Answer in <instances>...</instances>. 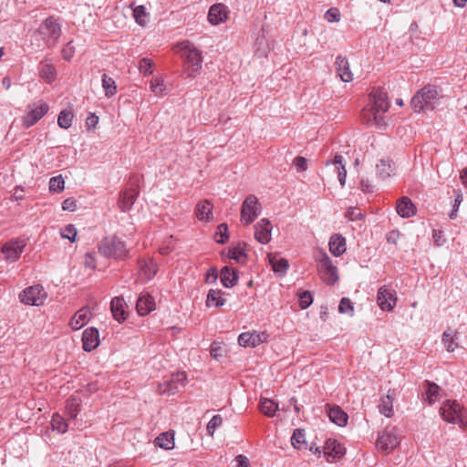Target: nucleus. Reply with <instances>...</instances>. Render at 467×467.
Segmentation results:
<instances>
[{
	"instance_id": "nucleus-24",
	"label": "nucleus",
	"mask_w": 467,
	"mask_h": 467,
	"mask_svg": "<svg viewBox=\"0 0 467 467\" xmlns=\"http://www.w3.org/2000/svg\"><path fill=\"white\" fill-rule=\"evenodd\" d=\"M99 330L95 327H88L82 335L83 349L85 351H92L99 344Z\"/></svg>"
},
{
	"instance_id": "nucleus-43",
	"label": "nucleus",
	"mask_w": 467,
	"mask_h": 467,
	"mask_svg": "<svg viewBox=\"0 0 467 467\" xmlns=\"http://www.w3.org/2000/svg\"><path fill=\"white\" fill-rule=\"evenodd\" d=\"M80 401L78 399L71 397L66 405L67 415L70 419H76L79 411Z\"/></svg>"
},
{
	"instance_id": "nucleus-12",
	"label": "nucleus",
	"mask_w": 467,
	"mask_h": 467,
	"mask_svg": "<svg viewBox=\"0 0 467 467\" xmlns=\"http://www.w3.org/2000/svg\"><path fill=\"white\" fill-rule=\"evenodd\" d=\"M398 301L396 292L388 285H382L378 290L377 304L382 311H392Z\"/></svg>"
},
{
	"instance_id": "nucleus-51",
	"label": "nucleus",
	"mask_w": 467,
	"mask_h": 467,
	"mask_svg": "<svg viewBox=\"0 0 467 467\" xmlns=\"http://www.w3.org/2000/svg\"><path fill=\"white\" fill-rule=\"evenodd\" d=\"M60 234L62 238L68 239L71 243H74L77 237V229L74 224H67L61 230Z\"/></svg>"
},
{
	"instance_id": "nucleus-55",
	"label": "nucleus",
	"mask_w": 467,
	"mask_h": 467,
	"mask_svg": "<svg viewBox=\"0 0 467 467\" xmlns=\"http://www.w3.org/2000/svg\"><path fill=\"white\" fill-rule=\"evenodd\" d=\"M299 306L302 309L307 308L313 302L312 295L308 291L301 292L299 295Z\"/></svg>"
},
{
	"instance_id": "nucleus-61",
	"label": "nucleus",
	"mask_w": 467,
	"mask_h": 467,
	"mask_svg": "<svg viewBox=\"0 0 467 467\" xmlns=\"http://www.w3.org/2000/svg\"><path fill=\"white\" fill-rule=\"evenodd\" d=\"M77 207V201L74 198H67L62 202L63 211L74 212Z\"/></svg>"
},
{
	"instance_id": "nucleus-23",
	"label": "nucleus",
	"mask_w": 467,
	"mask_h": 467,
	"mask_svg": "<svg viewBox=\"0 0 467 467\" xmlns=\"http://www.w3.org/2000/svg\"><path fill=\"white\" fill-rule=\"evenodd\" d=\"M361 119L368 126L379 127L384 124V116L368 105L361 111Z\"/></svg>"
},
{
	"instance_id": "nucleus-42",
	"label": "nucleus",
	"mask_w": 467,
	"mask_h": 467,
	"mask_svg": "<svg viewBox=\"0 0 467 467\" xmlns=\"http://www.w3.org/2000/svg\"><path fill=\"white\" fill-rule=\"evenodd\" d=\"M74 115L70 110H62L57 118V124L61 129H68L73 122Z\"/></svg>"
},
{
	"instance_id": "nucleus-5",
	"label": "nucleus",
	"mask_w": 467,
	"mask_h": 467,
	"mask_svg": "<svg viewBox=\"0 0 467 467\" xmlns=\"http://www.w3.org/2000/svg\"><path fill=\"white\" fill-rule=\"evenodd\" d=\"M440 413L441 418L449 423L459 424L461 427H464L466 424L463 420V407L457 400H445L441 407Z\"/></svg>"
},
{
	"instance_id": "nucleus-41",
	"label": "nucleus",
	"mask_w": 467,
	"mask_h": 467,
	"mask_svg": "<svg viewBox=\"0 0 467 467\" xmlns=\"http://www.w3.org/2000/svg\"><path fill=\"white\" fill-rule=\"evenodd\" d=\"M65 189V180L61 174L54 176L49 180L48 190L51 193H59Z\"/></svg>"
},
{
	"instance_id": "nucleus-44",
	"label": "nucleus",
	"mask_w": 467,
	"mask_h": 467,
	"mask_svg": "<svg viewBox=\"0 0 467 467\" xmlns=\"http://www.w3.org/2000/svg\"><path fill=\"white\" fill-rule=\"evenodd\" d=\"M377 172L381 179L389 178L393 171L390 161L380 160L376 166Z\"/></svg>"
},
{
	"instance_id": "nucleus-27",
	"label": "nucleus",
	"mask_w": 467,
	"mask_h": 467,
	"mask_svg": "<svg viewBox=\"0 0 467 467\" xmlns=\"http://www.w3.org/2000/svg\"><path fill=\"white\" fill-rule=\"evenodd\" d=\"M397 213L403 218H410L416 213V207L411 200L403 196L397 202L396 205Z\"/></svg>"
},
{
	"instance_id": "nucleus-31",
	"label": "nucleus",
	"mask_w": 467,
	"mask_h": 467,
	"mask_svg": "<svg viewBox=\"0 0 467 467\" xmlns=\"http://www.w3.org/2000/svg\"><path fill=\"white\" fill-rule=\"evenodd\" d=\"M328 244L330 253L335 256H339L346 252V239L341 234H333Z\"/></svg>"
},
{
	"instance_id": "nucleus-14",
	"label": "nucleus",
	"mask_w": 467,
	"mask_h": 467,
	"mask_svg": "<svg viewBox=\"0 0 467 467\" xmlns=\"http://www.w3.org/2000/svg\"><path fill=\"white\" fill-rule=\"evenodd\" d=\"M187 383V375L184 371L173 373L171 379L159 385L158 392L161 394H173L179 386H185Z\"/></svg>"
},
{
	"instance_id": "nucleus-18",
	"label": "nucleus",
	"mask_w": 467,
	"mask_h": 467,
	"mask_svg": "<svg viewBox=\"0 0 467 467\" xmlns=\"http://www.w3.org/2000/svg\"><path fill=\"white\" fill-rule=\"evenodd\" d=\"M266 338L267 335L265 333L244 332L239 335L238 343L240 346L244 348H254L266 341Z\"/></svg>"
},
{
	"instance_id": "nucleus-56",
	"label": "nucleus",
	"mask_w": 467,
	"mask_h": 467,
	"mask_svg": "<svg viewBox=\"0 0 467 467\" xmlns=\"http://www.w3.org/2000/svg\"><path fill=\"white\" fill-rule=\"evenodd\" d=\"M223 419L220 415H214L207 424V431L210 436H213L214 431L221 426Z\"/></svg>"
},
{
	"instance_id": "nucleus-45",
	"label": "nucleus",
	"mask_w": 467,
	"mask_h": 467,
	"mask_svg": "<svg viewBox=\"0 0 467 467\" xmlns=\"http://www.w3.org/2000/svg\"><path fill=\"white\" fill-rule=\"evenodd\" d=\"M51 425L53 430L57 431L59 433H65L68 429V424L65 419L57 413L53 415Z\"/></svg>"
},
{
	"instance_id": "nucleus-9",
	"label": "nucleus",
	"mask_w": 467,
	"mask_h": 467,
	"mask_svg": "<svg viewBox=\"0 0 467 467\" xmlns=\"http://www.w3.org/2000/svg\"><path fill=\"white\" fill-rule=\"evenodd\" d=\"M317 270L320 278L327 285H334L338 279L337 269L326 253H322L317 260Z\"/></svg>"
},
{
	"instance_id": "nucleus-19",
	"label": "nucleus",
	"mask_w": 467,
	"mask_h": 467,
	"mask_svg": "<svg viewBox=\"0 0 467 467\" xmlns=\"http://www.w3.org/2000/svg\"><path fill=\"white\" fill-rule=\"evenodd\" d=\"M156 307V303L151 295L141 293L136 303V310L141 317L147 316Z\"/></svg>"
},
{
	"instance_id": "nucleus-39",
	"label": "nucleus",
	"mask_w": 467,
	"mask_h": 467,
	"mask_svg": "<svg viewBox=\"0 0 467 467\" xmlns=\"http://www.w3.org/2000/svg\"><path fill=\"white\" fill-rule=\"evenodd\" d=\"M225 299L222 296V292L220 290L211 289L208 292L206 298V306H215L219 307L223 306Z\"/></svg>"
},
{
	"instance_id": "nucleus-4",
	"label": "nucleus",
	"mask_w": 467,
	"mask_h": 467,
	"mask_svg": "<svg viewBox=\"0 0 467 467\" xmlns=\"http://www.w3.org/2000/svg\"><path fill=\"white\" fill-rule=\"evenodd\" d=\"M99 252L102 256L115 259H122L129 253L125 243L115 236L104 238L99 245Z\"/></svg>"
},
{
	"instance_id": "nucleus-7",
	"label": "nucleus",
	"mask_w": 467,
	"mask_h": 467,
	"mask_svg": "<svg viewBox=\"0 0 467 467\" xmlns=\"http://www.w3.org/2000/svg\"><path fill=\"white\" fill-rule=\"evenodd\" d=\"M401 438L396 427L385 429L377 439V449L383 453H389L400 443Z\"/></svg>"
},
{
	"instance_id": "nucleus-58",
	"label": "nucleus",
	"mask_w": 467,
	"mask_h": 467,
	"mask_svg": "<svg viewBox=\"0 0 467 467\" xmlns=\"http://www.w3.org/2000/svg\"><path fill=\"white\" fill-rule=\"evenodd\" d=\"M75 52H76L75 47L72 45V41H70L67 45H65L64 47L62 48L61 56L65 60L70 61L71 58L74 57Z\"/></svg>"
},
{
	"instance_id": "nucleus-1",
	"label": "nucleus",
	"mask_w": 467,
	"mask_h": 467,
	"mask_svg": "<svg viewBox=\"0 0 467 467\" xmlns=\"http://www.w3.org/2000/svg\"><path fill=\"white\" fill-rule=\"evenodd\" d=\"M440 88L434 85H427L416 92L412 97L410 105L415 112H420L424 109L433 110L439 101Z\"/></svg>"
},
{
	"instance_id": "nucleus-64",
	"label": "nucleus",
	"mask_w": 467,
	"mask_h": 467,
	"mask_svg": "<svg viewBox=\"0 0 467 467\" xmlns=\"http://www.w3.org/2000/svg\"><path fill=\"white\" fill-rule=\"evenodd\" d=\"M99 123V117L94 113H90L86 119V126L88 129L96 128Z\"/></svg>"
},
{
	"instance_id": "nucleus-29",
	"label": "nucleus",
	"mask_w": 467,
	"mask_h": 467,
	"mask_svg": "<svg viewBox=\"0 0 467 467\" xmlns=\"http://www.w3.org/2000/svg\"><path fill=\"white\" fill-rule=\"evenodd\" d=\"M327 415L332 422L338 426H345L348 423V414L338 406L327 405Z\"/></svg>"
},
{
	"instance_id": "nucleus-60",
	"label": "nucleus",
	"mask_w": 467,
	"mask_h": 467,
	"mask_svg": "<svg viewBox=\"0 0 467 467\" xmlns=\"http://www.w3.org/2000/svg\"><path fill=\"white\" fill-rule=\"evenodd\" d=\"M462 200H463L462 194L461 192H457L455 200H454L453 209L449 215L451 219H455L457 217V212H458L459 206L461 205Z\"/></svg>"
},
{
	"instance_id": "nucleus-40",
	"label": "nucleus",
	"mask_w": 467,
	"mask_h": 467,
	"mask_svg": "<svg viewBox=\"0 0 467 467\" xmlns=\"http://www.w3.org/2000/svg\"><path fill=\"white\" fill-rule=\"evenodd\" d=\"M102 87L107 97H112L117 93V85L115 80L106 74L102 75Z\"/></svg>"
},
{
	"instance_id": "nucleus-50",
	"label": "nucleus",
	"mask_w": 467,
	"mask_h": 467,
	"mask_svg": "<svg viewBox=\"0 0 467 467\" xmlns=\"http://www.w3.org/2000/svg\"><path fill=\"white\" fill-rule=\"evenodd\" d=\"M228 227L226 223H221L217 227V232L215 234V240L219 244H224L228 241L229 235L227 234Z\"/></svg>"
},
{
	"instance_id": "nucleus-8",
	"label": "nucleus",
	"mask_w": 467,
	"mask_h": 467,
	"mask_svg": "<svg viewBox=\"0 0 467 467\" xmlns=\"http://www.w3.org/2000/svg\"><path fill=\"white\" fill-rule=\"evenodd\" d=\"M48 109L49 106L42 100L28 104L23 117V127L27 129L36 124L47 113Z\"/></svg>"
},
{
	"instance_id": "nucleus-33",
	"label": "nucleus",
	"mask_w": 467,
	"mask_h": 467,
	"mask_svg": "<svg viewBox=\"0 0 467 467\" xmlns=\"http://www.w3.org/2000/svg\"><path fill=\"white\" fill-rule=\"evenodd\" d=\"M155 445L164 450H171L174 447V432L166 431L161 433L154 441Z\"/></svg>"
},
{
	"instance_id": "nucleus-34",
	"label": "nucleus",
	"mask_w": 467,
	"mask_h": 467,
	"mask_svg": "<svg viewBox=\"0 0 467 467\" xmlns=\"http://www.w3.org/2000/svg\"><path fill=\"white\" fill-rule=\"evenodd\" d=\"M268 258L275 273L284 275L288 269L289 264L286 259L281 258L277 254H269Z\"/></svg>"
},
{
	"instance_id": "nucleus-36",
	"label": "nucleus",
	"mask_w": 467,
	"mask_h": 467,
	"mask_svg": "<svg viewBox=\"0 0 467 467\" xmlns=\"http://www.w3.org/2000/svg\"><path fill=\"white\" fill-rule=\"evenodd\" d=\"M259 410L265 416L273 417L278 410V405L273 400L264 398L260 400Z\"/></svg>"
},
{
	"instance_id": "nucleus-37",
	"label": "nucleus",
	"mask_w": 467,
	"mask_h": 467,
	"mask_svg": "<svg viewBox=\"0 0 467 467\" xmlns=\"http://www.w3.org/2000/svg\"><path fill=\"white\" fill-rule=\"evenodd\" d=\"M237 275L235 272L228 266H224L221 271V282L225 287H232L235 285Z\"/></svg>"
},
{
	"instance_id": "nucleus-6",
	"label": "nucleus",
	"mask_w": 467,
	"mask_h": 467,
	"mask_svg": "<svg viewBox=\"0 0 467 467\" xmlns=\"http://www.w3.org/2000/svg\"><path fill=\"white\" fill-rule=\"evenodd\" d=\"M261 203L255 195H248L242 203L240 221L244 225L251 224L261 213Z\"/></svg>"
},
{
	"instance_id": "nucleus-11",
	"label": "nucleus",
	"mask_w": 467,
	"mask_h": 467,
	"mask_svg": "<svg viewBox=\"0 0 467 467\" xmlns=\"http://www.w3.org/2000/svg\"><path fill=\"white\" fill-rule=\"evenodd\" d=\"M47 296L43 286L39 285L29 286L19 295L20 300L24 304L37 306L44 305Z\"/></svg>"
},
{
	"instance_id": "nucleus-35",
	"label": "nucleus",
	"mask_w": 467,
	"mask_h": 467,
	"mask_svg": "<svg viewBox=\"0 0 467 467\" xmlns=\"http://www.w3.org/2000/svg\"><path fill=\"white\" fill-rule=\"evenodd\" d=\"M245 244L239 243L237 245L228 250V257L234 259L239 264H244L246 262V254L244 253Z\"/></svg>"
},
{
	"instance_id": "nucleus-22",
	"label": "nucleus",
	"mask_w": 467,
	"mask_h": 467,
	"mask_svg": "<svg viewBox=\"0 0 467 467\" xmlns=\"http://www.w3.org/2000/svg\"><path fill=\"white\" fill-rule=\"evenodd\" d=\"M228 18L227 6L223 4H216L210 7L208 20L212 25H219Z\"/></svg>"
},
{
	"instance_id": "nucleus-59",
	"label": "nucleus",
	"mask_w": 467,
	"mask_h": 467,
	"mask_svg": "<svg viewBox=\"0 0 467 467\" xmlns=\"http://www.w3.org/2000/svg\"><path fill=\"white\" fill-rule=\"evenodd\" d=\"M293 164L297 171H304L307 169V161L305 157L297 156L293 161Z\"/></svg>"
},
{
	"instance_id": "nucleus-49",
	"label": "nucleus",
	"mask_w": 467,
	"mask_h": 467,
	"mask_svg": "<svg viewBox=\"0 0 467 467\" xmlns=\"http://www.w3.org/2000/svg\"><path fill=\"white\" fill-rule=\"evenodd\" d=\"M133 17L135 21L144 26L147 24L148 13L143 5H138L133 9Z\"/></svg>"
},
{
	"instance_id": "nucleus-15",
	"label": "nucleus",
	"mask_w": 467,
	"mask_h": 467,
	"mask_svg": "<svg viewBox=\"0 0 467 467\" xmlns=\"http://www.w3.org/2000/svg\"><path fill=\"white\" fill-rule=\"evenodd\" d=\"M139 194L140 191L137 185H131L121 191L118 200L119 209L123 213L129 212L136 202Z\"/></svg>"
},
{
	"instance_id": "nucleus-46",
	"label": "nucleus",
	"mask_w": 467,
	"mask_h": 467,
	"mask_svg": "<svg viewBox=\"0 0 467 467\" xmlns=\"http://www.w3.org/2000/svg\"><path fill=\"white\" fill-rule=\"evenodd\" d=\"M306 443V434L305 431L301 429H296L291 437V444L292 446L299 450Z\"/></svg>"
},
{
	"instance_id": "nucleus-53",
	"label": "nucleus",
	"mask_w": 467,
	"mask_h": 467,
	"mask_svg": "<svg viewBox=\"0 0 467 467\" xmlns=\"http://www.w3.org/2000/svg\"><path fill=\"white\" fill-rule=\"evenodd\" d=\"M324 18L329 23H337L341 19V13L337 7H331L325 13Z\"/></svg>"
},
{
	"instance_id": "nucleus-47",
	"label": "nucleus",
	"mask_w": 467,
	"mask_h": 467,
	"mask_svg": "<svg viewBox=\"0 0 467 467\" xmlns=\"http://www.w3.org/2000/svg\"><path fill=\"white\" fill-rule=\"evenodd\" d=\"M426 387L427 388H426L425 392H426L428 402L430 404H433L437 400L440 387L437 384L429 382V381L426 382Z\"/></svg>"
},
{
	"instance_id": "nucleus-48",
	"label": "nucleus",
	"mask_w": 467,
	"mask_h": 467,
	"mask_svg": "<svg viewBox=\"0 0 467 467\" xmlns=\"http://www.w3.org/2000/svg\"><path fill=\"white\" fill-rule=\"evenodd\" d=\"M150 88L156 96H163L165 92L164 80L160 78H153L150 82Z\"/></svg>"
},
{
	"instance_id": "nucleus-2",
	"label": "nucleus",
	"mask_w": 467,
	"mask_h": 467,
	"mask_svg": "<svg viewBox=\"0 0 467 467\" xmlns=\"http://www.w3.org/2000/svg\"><path fill=\"white\" fill-rule=\"evenodd\" d=\"M182 57L184 58V72L188 78H196L202 70V52L189 41L181 44Z\"/></svg>"
},
{
	"instance_id": "nucleus-57",
	"label": "nucleus",
	"mask_w": 467,
	"mask_h": 467,
	"mask_svg": "<svg viewBox=\"0 0 467 467\" xmlns=\"http://www.w3.org/2000/svg\"><path fill=\"white\" fill-rule=\"evenodd\" d=\"M153 63L150 59L144 57L140 61L139 69L144 75L152 74Z\"/></svg>"
},
{
	"instance_id": "nucleus-63",
	"label": "nucleus",
	"mask_w": 467,
	"mask_h": 467,
	"mask_svg": "<svg viewBox=\"0 0 467 467\" xmlns=\"http://www.w3.org/2000/svg\"><path fill=\"white\" fill-rule=\"evenodd\" d=\"M346 216L351 221L361 220L363 218L361 212L356 208L348 210Z\"/></svg>"
},
{
	"instance_id": "nucleus-54",
	"label": "nucleus",
	"mask_w": 467,
	"mask_h": 467,
	"mask_svg": "<svg viewBox=\"0 0 467 467\" xmlns=\"http://www.w3.org/2000/svg\"><path fill=\"white\" fill-rule=\"evenodd\" d=\"M210 354L213 358L218 359L225 354V349L220 342L214 341L211 345Z\"/></svg>"
},
{
	"instance_id": "nucleus-52",
	"label": "nucleus",
	"mask_w": 467,
	"mask_h": 467,
	"mask_svg": "<svg viewBox=\"0 0 467 467\" xmlns=\"http://www.w3.org/2000/svg\"><path fill=\"white\" fill-rule=\"evenodd\" d=\"M338 311L341 314L353 316L354 306H353L351 301L347 297H343L339 303Z\"/></svg>"
},
{
	"instance_id": "nucleus-13",
	"label": "nucleus",
	"mask_w": 467,
	"mask_h": 467,
	"mask_svg": "<svg viewBox=\"0 0 467 467\" xmlns=\"http://www.w3.org/2000/svg\"><path fill=\"white\" fill-rule=\"evenodd\" d=\"M322 451L327 462L332 463L344 457L346 448L337 440L328 439L325 441Z\"/></svg>"
},
{
	"instance_id": "nucleus-16",
	"label": "nucleus",
	"mask_w": 467,
	"mask_h": 467,
	"mask_svg": "<svg viewBox=\"0 0 467 467\" xmlns=\"http://www.w3.org/2000/svg\"><path fill=\"white\" fill-rule=\"evenodd\" d=\"M367 105L372 107L383 116H385V113L389 108L387 94L379 90H375L370 93L369 100Z\"/></svg>"
},
{
	"instance_id": "nucleus-32",
	"label": "nucleus",
	"mask_w": 467,
	"mask_h": 467,
	"mask_svg": "<svg viewBox=\"0 0 467 467\" xmlns=\"http://www.w3.org/2000/svg\"><path fill=\"white\" fill-rule=\"evenodd\" d=\"M39 76L47 83H52L57 78V70L53 64L47 61H42L39 64Z\"/></svg>"
},
{
	"instance_id": "nucleus-25",
	"label": "nucleus",
	"mask_w": 467,
	"mask_h": 467,
	"mask_svg": "<svg viewBox=\"0 0 467 467\" xmlns=\"http://www.w3.org/2000/svg\"><path fill=\"white\" fill-rule=\"evenodd\" d=\"M213 205L208 200L200 201L195 207V215L199 221L208 223L213 219Z\"/></svg>"
},
{
	"instance_id": "nucleus-26",
	"label": "nucleus",
	"mask_w": 467,
	"mask_h": 467,
	"mask_svg": "<svg viewBox=\"0 0 467 467\" xmlns=\"http://www.w3.org/2000/svg\"><path fill=\"white\" fill-rule=\"evenodd\" d=\"M395 390L389 389L387 395L382 396L378 405L379 412L387 418H391L394 415L393 401L395 400Z\"/></svg>"
},
{
	"instance_id": "nucleus-20",
	"label": "nucleus",
	"mask_w": 467,
	"mask_h": 467,
	"mask_svg": "<svg viewBox=\"0 0 467 467\" xmlns=\"http://www.w3.org/2000/svg\"><path fill=\"white\" fill-rule=\"evenodd\" d=\"M128 306L121 296H115L111 299L110 309L115 320L121 323L126 320Z\"/></svg>"
},
{
	"instance_id": "nucleus-10",
	"label": "nucleus",
	"mask_w": 467,
	"mask_h": 467,
	"mask_svg": "<svg viewBox=\"0 0 467 467\" xmlns=\"http://www.w3.org/2000/svg\"><path fill=\"white\" fill-rule=\"evenodd\" d=\"M26 246V242L23 239H13L6 242L2 245V261L7 265L16 262Z\"/></svg>"
},
{
	"instance_id": "nucleus-38",
	"label": "nucleus",
	"mask_w": 467,
	"mask_h": 467,
	"mask_svg": "<svg viewBox=\"0 0 467 467\" xmlns=\"http://www.w3.org/2000/svg\"><path fill=\"white\" fill-rule=\"evenodd\" d=\"M456 335L457 333L451 329L443 332L442 343L449 352H453L458 348V343L456 342Z\"/></svg>"
},
{
	"instance_id": "nucleus-28",
	"label": "nucleus",
	"mask_w": 467,
	"mask_h": 467,
	"mask_svg": "<svg viewBox=\"0 0 467 467\" xmlns=\"http://www.w3.org/2000/svg\"><path fill=\"white\" fill-rule=\"evenodd\" d=\"M158 272L157 264L151 260H143L140 262L139 275L143 281L150 280Z\"/></svg>"
},
{
	"instance_id": "nucleus-62",
	"label": "nucleus",
	"mask_w": 467,
	"mask_h": 467,
	"mask_svg": "<svg viewBox=\"0 0 467 467\" xmlns=\"http://www.w3.org/2000/svg\"><path fill=\"white\" fill-rule=\"evenodd\" d=\"M84 264H85L86 267H88L91 270H95L96 269L95 254L93 253H86Z\"/></svg>"
},
{
	"instance_id": "nucleus-30",
	"label": "nucleus",
	"mask_w": 467,
	"mask_h": 467,
	"mask_svg": "<svg viewBox=\"0 0 467 467\" xmlns=\"http://www.w3.org/2000/svg\"><path fill=\"white\" fill-rule=\"evenodd\" d=\"M337 72L342 81L351 82L353 74L349 69V63L346 57H337L336 59Z\"/></svg>"
},
{
	"instance_id": "nucleus-3",
	"label": "nucleus",
	"mask_w": 467,
	"mask_h": 467,
	"mask_svg": "<svg viewBox=\"0 0 467 467\" xmlns=\"http://www.w3.org/2000/svg\"><path fill=\"white\" fill-rule=\"evenodd\" d=\"M37 33L47 47H53L61 36V25L57 19L49 16L40 24Z\"/></svg>"
},
{
	"instance_id": "nucleus-17",
	"label": "nucleus",
	"mask_w": 467,
	"mask_h": 467,
	"mask_svg": "<svg viewBox=\"0 0 467 467\" xmlns=\"http://www.w3.org/2000/svg\"><path fill=\"white\" fill-rule=\"evenodd\" d=\"M272 224L271 222L266 219H261L254 225V238L263 244H266L271 240Z\"/></svg>"
},
{
	"instance_id": "nucleus-21",
	"label": "nucleus",
	"mask_w": 467,
	"mask_h": 467,
	"mask_svg": "<svg viewBox=\"0 0 467 467\" xmlns=\"http://www.w3.org/2000/svg\"><path fill=\"white\" fill-rule=\"evenodd\" d=\"M91 311L88 306H84L77 311L70 318L68 326L73 330H79L90 320Z\"/></svg>"
}]
</instances>
